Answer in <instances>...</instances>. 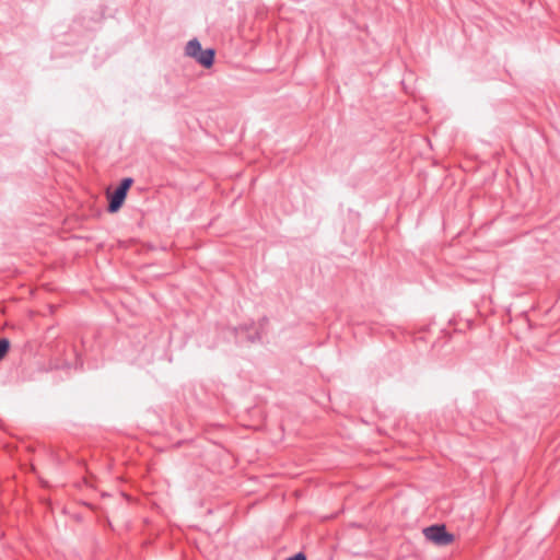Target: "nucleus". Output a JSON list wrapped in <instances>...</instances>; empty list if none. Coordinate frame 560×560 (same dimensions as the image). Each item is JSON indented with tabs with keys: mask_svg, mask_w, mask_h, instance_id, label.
<instances>
[{
	"mask_svg": "<svg viewBox=\"0 0 560 560\" xmlns=\"http://www.w3.org/2000/svg\"><path fill=\"white\" fill-rule=\"evenodd\" d=\"M424 537L438 546H447L454 541V535L446 532L444 525H432L423 529Z\"/></svg>",
	"mask_w": 560,
	"mask_h": 560,
	"instance_id": "1",
	"label": "nucleus"
},
{
	"mask_svg": "<svg viewBox=\"0 0 560 560\" xmlns=\"http://www.w3.org/2000/svg\"><path fill=\"white\" fill-rule=\"evenodd\" d=\"M127 194L120 189H116L110 196H109V203H108V211L114 213L119 210L121 207Z\"/></svg>",
	"mask_w": 560,
	"mask_h": 560,
	"instance_id": "2",
	"label": "nucleus"
},
{
	"mask_svg": "<svg viewBox=\"0 0 560 560\" xmlns=\"http://www.w3.org/2000/svg\"><path fill=\"white\" fill-rule=\"evenodd\" d=\"M215 51L211 48L202 50L197 57L196 61L205 68H210L214 61Z\"/></svg>",
	"mask_w": 560,
	"mask_h": 560,
	"instance_id": "3",
	"label": "nucleus"
},
{
	"mask_svg": "<svg viewBox=\"0 0 560 560\" xmlns=\"http://www.w3.org/2000/svg\"><path fill=\"white\" fill-rule=\"evenodd\" d=\"M200 52L201 45L199 40L197 38L190 39L185 47L186 56L191 57L196 60Z\"/></svg>",
	"mask_w": 560,
	"mask_h": 560,
	"instance_id": "4",
	"label": "nucleus"
},
{
	"mask_svg": "<svg viewBox=\"0 0 560 560\" xmlns=\"http://www.w3.org/2000/svg\"><path fill=\"white\" fill-rule=\"evenodd\" d=\"M10 349V341L5 338L0 339V361L4 359Z\"/></svg>",
	"mask_w": 560,
	"mask_h": 560,
	"instance_id": "5",
	"label": "nucleus"
},
{
	"mask_svg": "<svg viewBox=\"0 0 560 560\" xmlns=\"http://www.w3.org/2000/svg\"><path fill=\"white\" fill-rule=\"evenodd\" d=\"M132 183H133L132 178H130V177L124 178L117 188L127 194V191L130 188V186L132 185Z\"/></svg>",
	"mask_w": 560,
	"mask_h": 560,
	"instance_id": "6",
	"label": "nucleus"
},
{
	"mask_svg": "<svg viewBox=\"0 0 560 560\" xmlns=\"http://www.w3.org/2000/svg\"><path fill=\"white\" fill-rule=\"evenodd\" d=\"M287 560H306V557L304 553L299 552L294 555L293 557L288 558Z\"/></svg>",
	"mask_w": 560,
	"mask_h": 560,
	"instance_id": "7",
	"label": "nucleus"
}]
</instances>
